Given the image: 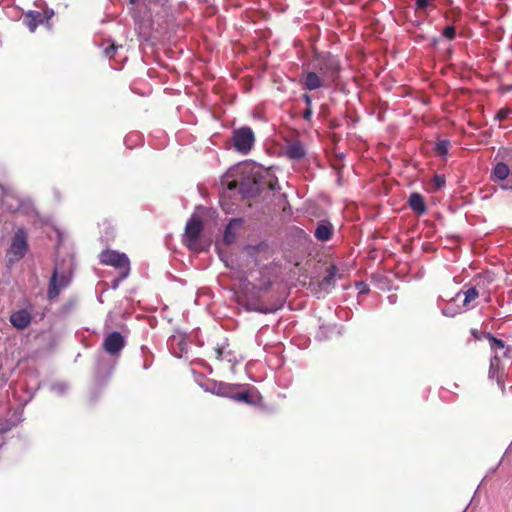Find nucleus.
Instances as JSON below:
<instances>
[{
  "label": "nucleus",
  "instance_id": "nucleus-1",
  "mask_svg": "<svg viewBox=\"0 0 512 512\" xmlns=\"http://www.w3.org/2000/svg\"><path fill=\"white\" fill-rule=\"evenodd\" d=\"M340 71L341 65L336 56L314 49L310 61L302 65L299 83L308 91L328 89L336 84Z\"/></svg>",
  "mask_w": 512,
  "mask_h": 512
},
{
  "label": "nucleus",
  "instance_id": "nucleus-2",
  "mask_svg": "<svg viewBox=\"0 0 512 512\" xmlns=\"http://www.w3.org/2000/svg\"><path fill=\"white\" fill-rule=\"evenodd\" d=\"M102 265L112 266L119 270L118 278L112 281V288L116 289L119 284L128 277L130 273V260L125 253L116 250L106 249L99 254Z\"/></svg>",
  "mask_w": 512,
  "mask_h": 512
},
{
  "label": "nucleus",
  "instance_id": "nucleus-3",
  "mask_svg": "<svg viewBox=\"0 0 512 512\" xmlns=\"http://www.w3.org/2000/svg\"><path fill=\"white\" fill-rule=\"evenodd\" d=\"M28 250V233L23 227H20L15 231L6 253L8 264L13 265L19 262L25 257Z\"/></svg>",
  "mask_w": 512,
  "mask_h": 512
},
{
  "label": "nucleus",
  "instance_id": "nucleus-4",
  "mask_svg": "<svg viewBox=\"0 0 512 512\" xmlns=\"http://www.w3.org/2000/svg\"><path fill=\"white\" fill-rule=\"evenodd\" d=\"M489 340L491 350L494 353L490 361L489 377L491 379H496L497 383L501 385L503 376V363L499 358V351H501L504 356H508V353L511 351V347L505 346V343L502 340L493 336H489Z\"/></svg>",
  "mask_w": 512,
  "mask_h": 512
},
{
  "label": "nucleus",
  "instance_id": "nucleus-5",
  "mask_svg": "<svg viewBox=\"0 0 512 512\" xmlns=\"http://www.w3.org/2000/svg\"><path fill=\"white\" fill-rule=\"evenodd\" d=\"M167 0H129V13L139 23L151 22L153 19L154 7L164 5Z\"/></svg>",
  "mask_w": 512,
  "mask_h": 512
},
{
  "label": "nucleus",
  "instance_id": "nucleus-6",
  "mask_svg": "<svg viewBox=\"0 0 512 512\" xmlns=\"http://www.w3.org/2000/svg\"><path fill=\"white\" fill-rule=\"evenodd\" d=\"M277 180L265 181L258 173H253L241 181V194L243 197H254L262 193L265 188L275 190Z\"/></svg>",
  "mask_w": 512,
  "mask_h": 512
},
{
  "label": "nucleus",
  "instance_id": "nucleus-7",
  "mask_svg": "<svg viewBox=\"0 0 512 512\" xmlns=\"http://www.w3.org/2000/svg\"><path fill=\"white\" fill-rule=\"evenodd\" d=\"M232 140L238 152L247 154L254 145L255 136L252 129L245 126L233 131Z\"/></svg>",
  "mask_w": 512,
  "mask_h": 512
},
{
  "label": "nucleus",
  "instance_id": "nucleus-8",
  "mask_svg": "<svg viewBox=\"0 0 512 512\" xmlns=\"http://www.w3.org/2000/svg\"><path fill=\"white\" fill-rule=\"evenodd\" d=\"M203 227L202 220L196 215H193L186 223L183 242L189 249L196 250Z\"/></svg>",
  "mask_w": 512,
  "mask_h": 512
},
{
  "label": "nucleus",
  "instance_id": "nucleus-9",
  "mask_svg": "<svg viewBox=\"0 0 512 512\" xmlns=\"http://www.w3.org/2000/svg\"><path fill=\"white\" fill-rule=\"evenodd\" d=\"M71 281V275L65 271L59 272L57 268L54 269L47 290V298L49 300L56 299L60 292L67 288Z\"/></svg>",
  "mask_w": 512,
  "mask_h": 512
},
{
  "label": "nucleus",
  "instance_id": "nucleus-10",
  "mask_svg": "<svg viewBox=\"0 0 512 512\" xmlns=\"http://www.w3.org/2000/svg\"><path fill=\"white\" fill-rule=\"evenodd\" d=\"M125 338L119 332L109 333L103 341V349L110 355H117L125 346Z\"/></svg>",
  "mask_w": 512,
  "mask_h": 512
},
{
  "label": "nucleus",
  "instance_id": "nucleus-11",
  "mask_svg": "<svg viewBox=\"0 0 512 512\" xmlns=\"http://www.w3.org/2000/svg\"><path fill=\"white\" fill-rule=\"evenodd\" d=\"M9 320L14 328L17 330H24L30 325L32 321V314L28 309H20L13 312L10 315Z\"/></svg>",
  "mask_w": 512,
  "mask_h": 512
},
{
  "label": "nucleus",
  "instance_id": "nucleus-12",
  "mask_svg": "<svg viewBox=\"0 0 512 512\" xmlns=\"http://www.w3.org/2000/svg\"><path fill=\"white\" fill-rule=\"evenodd\" d=\"M326 273H327L326 276L321 281H319L316 284L317 285V289L316 288L313 289L316 292L324 291V292L328 293L330 291V289L332 287H334V285H335V278H336V275L338 273L337 266L330 265L329 267H327Z\"/></svg>",
  "mask_w": 512,
  "mask_h": 512
},
{
  "label": "nucleus",
  "instance_id": "nucleus-13",
  "mask_svg": "<svg viewBox=\"0 0 512 512\" xmlns=\"http://www.w3.org/2000/svg\"><path fill=\"white\" fill-rule=\"evenodd\" d=\"M45 18V14L40 11L30 10L24 14L23 23L31 32H34L40 24L45 22Z\"/></svg>",
  "mask_w": 512,
  "mask_h": 512
},
{
  "label": "nucleus",
  "instance_id": "nucleus-14",
  "mask_svg": "<svg viewBox=\"0 0 512 512\" xmlns=\"http://www.w3.org/2000/svg\"><path fill=\"white\" fill-rule=\"evenodd\" d=\"M491 179L493 181H499L501 184L511 180V171L507 164L498 162L492 169Z\"/></svg>",
  "mask_w": 512,
  "mask_h": 512
},
{
  "label": "nucleus",
  "instance_id": "nucleus-15",
  "mask_svg": "<svg viewBox=\"0 0 512 512\" xmlns=\"http://www.w3.org/2000/svg\"><path fill=\"white\" fill-rule=\"evenodd\" d=\"M242 224V219L235 218L232 219L229 224L226 226L223 241L227 245H231L235 242L237 238L236 229L239 228Z\"/></svg>",
  "mask_w": 512,
  "mask_h": 512
},
{
  "label": "nucleus",
  "instance_id": "nucleus-16",
  "mask_svg": "<svg viewBox=\"0 0 512 512\" xmlns=\"http://www.w3.org/2000/svg\"><path fill=\"white\" fill-rule=\"evenodd\" d=\"M286 155L293 160L302 159L305 156V149L301 142L293 141L286 147Z\"/></svg>",
  "mask_w": 512,
  "mask_h": 512
},
{
  "label": "nucleus",
  "instance_id": "nucleus-17",
  "mask_svg": "<svg viewBox=\"0 0 512 512\" xmlns=\"http://www.w3.org/2000/svg\"><path fill=\"white\" fill-rule=\"evenodd\" d=\"M332 230V225L329 222H322L316 227L314 236L320 241H328L332 236Z\"/></svg>",
  "mask_w": 512,
  "mask_h": 512
},
{
  "label": "nucleus",
  "instance_id": "nucleus-18",
  "mask_svg": "<svg viewBox=\"0 0 512 512\" xmlns=\"http://www.w3.org/2000/svg\"><path fill=\"white\" fill-rule=\"evenodd\" d=\"M214 358L218 361L226 360L229 363L234 362L235 357L231 351H226V347L217 346L213 348Z\"/></svg>",
  "mask_w": 512,
  "mask_h": 512
},
{
  "label": "nucleus",
  "instance_id": "nucleus-19",
  "mask_svg": "<svg viewBox=\"0 0 512 512\" xmlns=\"http://www.w3.org/2000/svg\"><path fill=\"white\" fill-rule=\"evenodd\" d=\"M463 310H468L472 307L471 303L479 297V292L475 287H470L463 292Z\"/></svg>",
  "mask_w": 512,
  "mask_h": 512
},
{
  "label": "nucleus",
  "instance_id": "nucleus-20",
  "mask_svg": "<svg viewBox=\"0 0 512 512\" xmlns=\"http://www.w3.org/2000/svg\"><path fill=\"white\" fill-rule=\"evenodd\" d=\"M233 399L247 404H254L255 401L252 399V395L249 391L238 392L233 396Z\"/></svg>",
  "mask_w": 512,
  "mask_h": 512
},
{
  "label": "nucleus",
  "instance_id": "nucleus-21",
  "mask_svg": "<svg viewBox=\"0 0 512 512\" xmlns=\"http://www.w3.org/2000/svg\"><path fill=\"white\" fill-rule=\"evenodd\" d=\"M449 146H450V142L447 141V140H442V141H439L436 145H435V152L439 155V156H445L447 153H448V149H449Z\"/></svg>",
  "mask_w": 512,
  "mask_h": 512
},
{
  "label": "nucleus",
  "instance_id": "nucleus-22",
  "mask_svg": "<svg viewBox=\"0 0 512 512\" xmlns=\"http://www.w3.org/2000/svg\"><path fill=\"white\" fill-rule=\"evenodd\" d=\"M435 0H418V12L420 10L427 11L428 9H434Z\"/></svg>",
  "mask_w": 512,
  "mask_h": 512
},
{
  "label": "nucleus",
  "instance_id": "nucleus-23",
  "mask_svg": "<svg viewBox=\"0 0 512 512\" xmlns=\"http://www.w3.org/2000/svg\"><path fill=\"white\" fill-rule=\"evenodd\" d=\"M445 184V178L441 175H435L432 179V185L435 189H440Z\"/></svg>",
  "mask_w": 512,
  "mask_h": 512
},
{
  "label": "nucleus",
  "instance_id": "nucleus-24",
  "mask_svg": "<svg viewBox=\"0 0 512 512\" xmlns=\"http://www.w3.org/2000/svg\"><path fill=\"white\" fill-rule=\"evenodd\" d=\"M120 46H117L115 45L114 43H111L108 47H106L104 49V54L105 56L109 57V58H113L116 54V51L117 49L119 48Z\"/></svg>",
  "mask_w": 512,
  "mask_h": 512
},
{
  "label": "nucleus",
  "instance_id": "nucleus-25",
  "mask_svg": "<svg viewBox=\"0 0 512 512\" xmlns=\"http://www.w3.org/2000/svg\"><path fill=\"white\" fill-rule=\"evenodd\" d=\"M247 305H248V309H250V310L263 312V313L267 312V309H265L264 305L261 303L251 302V303H248Z\"/></svg>",
  "mask_w": 512,
  "mask_h": 512
},
{
  "label": "nucleus",
  "instance_id": "nucleus-26",
  "mask_svg": "<svg viewBox=\"0 0 512 512\" xmlns=\"http://www.w3.org/2000/svg\"><path fill=\"white\" fill-rule=\"evenodd\" d=\"M456 31L453 26H447L443 30V36L449 40H452L455 37Z\"/></svg>",
  "mask_w": 512,
  "mask_h": 512
},
{
  "label": "nucleus",
  "instance_id": "nucleus-27",
  "mask_svg": "<svg viewBox=\"0 0 512 512\" xmlns=\"http://www.w3.org/2000/svg\"><path fill=\"white\" fill-rule=\"evenodd\" d=\"M426 211V206L422 196L418 194V217Z\"/></svg>",
  "mask_w": 512,
  "mask_h": 512
},
{
  "label": "nucleus",
  "instance_id": "nucleus-28",
  "mask_svg": "<svg viewBox=\"0 0 512 512\" xmlns=\"http://www.w3.org/2000/svg\"><path fill=\"white\" fill-rule=\"evenodd\" d=\"M238 187H239V191L241 192V183H238V181H236V180H232L227 183V189L230 191H233Z\"/></svg>",
  "mask_w": 512,
  "mask_h": 512
},
{
  "label": "nucleus",
  "instance_id": "nucleus-29",
  "mask_svg": "<svg viewBox=\"0 0 512 512\" xmlns=\"http://www.w3.org/2000/svg\"><path fill=\"white\" fill-rule=\"evenodd\" d=\"M510 113V110L509 109H501L497 115H496V118L499 120V121H502L504 119L507 118V116L509 115Z\"/></svg>",
  "mask_w": 512,
  "mask_h": 512
},
{
  "label": "nucleus",
  "instance_id": "nucleus-30",
  "mask_svg": "<svg viewBox=\"0 0 512 512\" xmlns=\"http://www.w3.org/2000/svg\"><path fill=\"white\" fill-rule=\"evenodd\" d=\"M408 203L412 210L416 211V192L410 194Z\"/></svg>",
  "mask_w": 512,
  "mask_h": 512
},
{
  "label": "nucleus",
  "instance_id": "nucleus-31",
  "mask_svg": "<svg viewBox=\"0 0 512 512\" xmlns=\"http://www.w3.org/2000/svg\"><path fill=\"white\" fill-rule=\"evenodd\" d=\"M313 111L312 107H306V109L303 111V118L307 121H309L312 117Z\"/></svg>",
  "mask_w": 512,
  "mask_h": 512
},
{
  "label": "nucleus",
  "instance_id": "nucleus-32",
  "mask_svg": "<svg viewBox=\"0 0 512 512\" xmlns=\"http://www.w3.org/2000/svg\"><path fill=\"white\" fill-rule=\"evenodd\" d=\"M40 12L45 14V16H46L45 22H48L54 15L53 10H44V11H40Z\"/></svg>",
  "mask_w": 512,
  "mask_h": 512
},
{
  "label": "nucleus",
  "instance_id": "nucleus-33",
  "mask_svg": "<svg viewBox=\"0 0 512 512\" xmlns=\"http://www.w3.org/2000/svg\"><path fill=\"white\" fill-rule=\"evenodd\" d=\"M411 14L416 15V8L413 6H410L405 11V16L408 18Z\"/></svg>",
  "mask_w": 512,
  "mask_h": 512
},
{
  "label": "nucleus",
  "instance_id": "nucleus-34",
  "mask_svg": "<svg viewBox=\"0 0 512 512\" xmlns=\"http://www.w3.org/2000/svg\"><path fill=\"white\" fill-rule=\"evenodd\" d=\"M303 99L305 101L306 107H312V100H311L310 95L304 94Z\"/></svg>",
  "mask_w": 512,
  "mask_h": 512
},
{
  "label": "nucleus",
  "instance_id": "nucleus-35",
  "mask_svg": "<svg viewBox=\"0 0 512 512\" xmlns=\"http://www.w3.org/2000/svg\"><path fill=\"white\" fill-rule=\"evenodd\" d=\"M459 312H460V310L451 312V310H449V308L443 309V314L446 316H451V317H453L454 315H456Z\"/></svg>",
  "mask_w": 512,
  "mask_h": 512
},
{
  "label": "nucleus",
  "instance_id": "nucleus-36",
  "mask_svg": "<svg viewBox=\"0 0 512 512\" xmlns=\"http://www.w3.org/2000/svg\"><path fill=\"white\" fill-rule=\"evenodd\" d=\"M358 287H359V291H360V293H364V292H366V291L368 290L367 285H366V284H364V283H360V284H358Z\"/></svg>",
  "mask_w": 512,
  "mask_h": 512
},
{
  "label": "nucleus",
  "instance_id": "nucleus-37",
  "mask_svg": "<svg viewBox=\"0 0 512 512\" xmlns=\"http://www.w3.org/2000/svg\"><path fill=\"white\" fill-rule=\"evenodd\" d=\"M499 358L502 361V358L512 359V350L508 353V356H504L501 351H499Z\"/></svg>",
  "mask_w": 512,
  "mask_h": 512
},
{
  "label": "nucleus",
  "instance_id": "nucleus-38",
  "mask_svg": "<svg viewBox=\"0 0 512 512\" xmlns=\"http://www.w3.org/2000/svg\"><path fill=\"white\" fill-rule=\"evenodd\" d=\"M389 301H390V303H395L396 302V295L395 294L390 295L389 296Z\"/></svg>",
  "mask_w": 512,
  "mask_h": 512
},
{
  "label": "nucleus",
  "instance_id": "nucleus-39",
  "mask_svg": "<svg viewBox=\"0 0 512 512\" xmlns=\"http://www.w3.org/2000/svg\"><path fill=\"white\" fill-rule=\"evenodd\" d=\"M460 295H461V293H457V294H456V297H455V299H454V300H456L457 298H459V297H460Z\"/></svg>",
  "mask_w": 512,
  "mask_h": 512
}]
</instances>
